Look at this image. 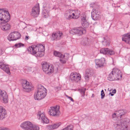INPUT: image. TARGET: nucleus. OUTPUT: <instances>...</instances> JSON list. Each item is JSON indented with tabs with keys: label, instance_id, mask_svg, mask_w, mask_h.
I'll return each instance as SVG.
<instances>
[{
	"label": "nucleus",
	"instance_id": "aec40b11",
	"mask_svg": "<svg viewBox=\"0 0 130 130\" xmlns=\"http://www.w3.org/2000/svg\"><path fill=\"white\" fill-rule=\"evenodd\" d=\"M51 7V5L48 4L44 7V9L42 13L45 18L49 16L50 9V8Z\"/></svg>",
	"mask_w": 130,
	"mask_h": 130
},
{
	"label": "nucleus",
	"instance_id": "cd10ccee",
	"mask_svg": "<svg viewBox=\"0 0 130 130\" xmlns=\"http://www.w3.org/2000/svg\"><path fill=\"white\" fill-rule=\"evenodd\" d=\"M103 40H102L103 44L104 45L108 46L110 45L109 39L107 37L102 38Z\"/></svg>",
	"mask_w": 130,
	"mask_h": 130
},
{
	"label": "nucleus",
	"instance_id": "8fccbe9b",
	"mask_svg": "<svg viewBox=\"0 0 130 130\" xmlns=\"http://www.w3.org/2000/svg\"><path fill=\"white\" fill-rule=\"evenodd\" d=\"M116 92V91L115 90H113L112 92V93H113L114 94V93H115Z\"/></svg>",
	"mask_w": 130,
	"mask_h": 130
},
{
	"label": "nucleus",
	"instance_id": "bb28decb",
	"mask_svg": "<svg viewBox=\"0 0 130 130\" xmlns=\"http://www.w3.org/2000/svg\"><path fill=\"white\" fill-rule=\"evenodd\" d=\"M91 43L90 40L88 38H86L83 39L81 42L82 45L86 46L89 45Z\"/></svg>",
	"mask_w": 130,
	"mask_h": 130
},
{
	"label": "nucleus",
	"instance_id": "a19ab883",
	"mask_svg": "<svg viewBox=\"0 0 130 130\" xmlns=\"http://www.w3.org/2000/svg\"><path fill=\"white\" fill-rule=\"evenodd\" d=\"M90 76H89L85 74V78L86 81H88L89 80V77Z\"/></svg>",
	"mask_w": 130,
	"mask_h": 130
},
{
	"label": "nucleus",
	"instance_id": "7ed1b4c3",
	"mask_svg": "<svg viewBox=\"0 0 130 130\" xmlns=\"http://www.w3.org/2000/svg\"><path fill=\"white\" fill-rule=\"evenodd\" d=\"M47 91L43 86L39 85L37 91L34 95L35 100H40L44 98L46 96Z\"/></svg>",
	"mask_w": 130,
	"mask_h": 130
},
{
	"label": "nucleus",
	"instance_id": "603ef678",
	"mask_svg": "<svg viewBox=\"0 0 130 130\" xmlns=\"http://www.w3.org/2000/svg\"><path fill=\"white\" fill-rule=\"evenodd\" d=\"M129 60L130 61V57L129 58Z\"/></svg>",
	"mask_w": 130,
	"mask_h": 130
},
{
	"label": "nucleus",
	"instance_id": "a18cd8bd",
	"mask_svg": "<svg viewBox=\"0 0 130 130\" xmlns=\"http://www.w3.org/2000/svg\"><path fill=\"white\" fill-rule=\"evenodd\" d=\"M66 96L72 102H73L74 101V100L71 97L67 95H66Z\"/></svg>",
	"mask_w": 130,
	"mask_h": 130
},
{
	"label": "nucleus",
	"instance_id": "6e6552de",
	"mask_svg": "<svg viewBox=\"0 0 130 130\" xmlns=\"http://www.w3.org/2000/svg\"><path fill=\"white\" fill-rule=\"evenodd\" d=\"M54 54L55 56L60 58L59 61L62 63H66L69 58V54H66L63 55L60 53L55 51Z\"/></svg>",
	"mask_w": 130,
	"mask_h": 130
},
{
	"label": "nucleus",
	"instance_id": "2f4dec72",
	"mask_svg": "<svg viewBox=\"0 0 130 130\" xmlns=\"http://www.w3.org/2000/svg\"><path fill=\"white\" fill-rule=\"evenodd\" d=\"M61 130H73V126L71 124L69 125L67 127Z\"/></svg>",
	"mask_w": 130,
	"mask_h": 130
},
{
	"label": "nucleus",
	"instance_id": "4468645a",
	"mask_svg": "<svg viewBox=\"0 0 130 130\" xmlns=\"http://www.w3.org/2000/svg\"><path fill=\"white\" fill-rule=\"evenodd\" d=\"M70 78L72 80L78 82L81 79V76L79 74L75 72L71 73L70 75Z\"/></svg>",
	"mask_w": 130,
	"mask_h": 130
},
{
	"label": "nucleus",
	"instance_id": "dca6fc26",
	"mask_svg": "<svg viewBox=\"0 0 130 130\" xmlns=\"http://www.w3.org/2000/svg\"><path fill=\"white\" fill-rule=\"evenodd\" d=\"M73 10H68L66 11L64 14V16L67 19L70 20L72 19H74V14Z\"/></svg>",
	"mask_w": 130,
	"mask_h": 130
},
{
	"label": "nucleus",
	"instance_id": "09e8293b",
	"mask_svg": "<svg viewBox=\"0 0 130 130\" xmlns=\"http://www.w3.org/2000/svg\"><path fill=\"white\" fill-rule=\"evenodd\" d=\"M29 39V36H25V39L26 40H28Z\"/></svg>",
	"mask_w": 130,
	"mask_h": 130
},
{
	"label": "nucleus",
	"instance_id": "473e14b6",
	"mask_svg": "<svg viewBox=\"0 0 130 130\" xmlns=\"http://www.w3.org/2000/svg\"><path fill=\"white\" fill-rule=\"evenodd\" d=\"M86 89L83 88L79 90V92H80L82 96H84L85 95V93Z\"/></svg>",
	"mask_w": 130,
	"mask_h": 130
},
{
	"label": "nucleus",
	"instance_id": "9d476101",
	"mask_svg": "<svg viewBox=\"0 0 130 130\" xmlns=\"http://www.w3.org/2000/svg\"><path fill=\"white\" fill-rule=\"evenodd\" d=\"M21 36V35L19 32L14 31L9 34L8 37V39L10 41L15 40L20 38Z\"/></svg>",
	"mask_w": 130,
	"mask_h": 130
},
{
	"label": "nucleus",
	"instance_id": "3c124183",
	"mask_svg": "<svg viewBox=\"0 0 130 130\" xmlns=\"http://www.w3.org/2000/svg\"><path fill=\"white\" fill-rule=\"evenodd\" d=\"M109 94H110L111 96H113L114 95L113 93H110Z\"/></svg>",
	"mask_w": 130,
	"mask_h": 130
},
{
	"label": "nucleus",
	"instance_id": "f704fd0d",
	"mask_svg": "<svg viewBox=\"0 0 130 130\" xmlns=\"http://www.w3.org/2000/svg\"><path fill=\"white\" fill-rule=\"evenodd\" d=\"M14 46L18 48L24 46V44L21 43H19L15 44Z\"/></svg>",
	"mask_w": 130,
	"mask_h": 130
},
{
	"label": "nucleus",
	"instance_id": "39448f33",
	"mask_svg": "<svg viewBox=\"0 0 130 130\" xmlns=\"http://www.w3.org/2000/svg\"><path fill=\"white\" fill-rule=\"evenodd\" d=\"M10 15L8 11L4 9H0V23L7 22L10 20Z\"/></svg>",
	"mask_w": 130,
	"mask_h": 130
},
{
	"label": "nucleus",
	"instance_id": "de8ad7c7",
	"mask_svg": "<svg viewBox=\"0 0 130 130\" xmlns=\"http://www.w3.org/2000/svg\"><path fill=\"white\" fill-rule=\"evenodd\" d=\"M116 116H117V115H116V112H115V113H113V114L112 115V117H115Z\"/></svg>",
	"mask_w": 130,
	"mask_h": 130
},
{
	"label": "nucleus",
	"instance_id": "c85d7f7f",
	"mask_svg": "<svg viewBox=\"0 0 130 130\" xmlns=\"http://www.w3.org/2000/svg\"><path fill=\"white\" fill-rule=\"evenodd\" d=\"M37 117L39 120H42L45 116L44 113H42L40 111L38 112Z\"/></svg>",
	"mask_w": 130,
	"mask_h": 130
},
{
	"label": "nucleus",
	"instance_id": "5701e85b",
	"mask_svg": "<svg viewBox=\"0 0 130 130\" xmlns=\"http://www.w3.org/2000/svg\"><path fill=\"white\" fill-rule=\"evenodd\" d=\"M7 112L6 110L2 107L0 106V120L4 119L6 117Z\"/></svg>",
	"mask_w": 130,
	"mask_h": 130
},
{
	"label": "nucleus",
	"instance_id": "412c9836",
	"mask_svg": "<svg viewBox=\"0 0 130 130\" xmlns=\"http://www.w3.org/2000/svg\"><path fill=\"white\" fill-rule=\"evenodd\" d=\"M122 40L127 43L130 44V34H125L122 36Z\"/></svg>",
	"mask_w": 130,
	"mask_h": 130
},
{
	"label": "nucleus",
	"instance_id": "e433bc0d",
	"mask_svg": "<svg viewBox=\"0 0 130 130\" xmlns=\"http://www.w3.org/2000/svg\"><path fill=\"white\" fill-rule=\"evenodd\" d=\"M77 11H74V18L75 19H77L78 17L80 15V13L79 12H78V13H77Z\"/></svg>",
	"mask_w": 130,
	"mask_h": 130
},
{
	"label": "nucleus",
	"instance_id": "b1692460",
	"mask_svg": "<svg viewBox=\"0 0 130 130\" xmlns=\"http://www.w3.org/2000/svg\"><path fill=\"white\" fill-rule=\"evenodd\" d=\"M62 34L60 32H57L55 33H53L52 35V39L53 40H55L59 39L61 36Z\"/></svg>",
	"mask_w": 130,
	"mask_h": 130
},
{
	"label": "nucleus",
	"instance_id": "79ce46f5",
	"mask_svg": "<svg viewBox=\"0 0 130 130\" xmlns=\"http://www.w3.org/2000/svg\"><path fill=\"white\" fill-rule=\"evenodd\" d=\"M0 130H10L9 128L4 127H0Z\"/></svg>",
	"mask_w": 130,
	"mask_h": 130
},
{
	"label": "nucleus",
	"instance_id": "c03bdc74",
	"mask_svg": "<svg viewBox=\"0 0 130 130\" xmlns=\"http://www.w3.org/2000/svg\"><path fill=\"white\" fill-rule=\"evenodd\" d=\"M55 89L56 91H58L61 90V87L60 86H58L55 87Z\"/></svg>",
	"mask_w": 130,
	"mask_h": 130
},
{
	"label": "nucleus",
	"instance_id": "423d86ee",
	"mask_svg": "<svg viewBox=\"0 0 130 130\" xmlns=\"http://www.w3.org/2000/svg\"><path fill=\"white\" fill-rule=\"evenodd\" d=\"M42 69L46 74L50 75L54 71V67L49 63H45L42 64Z\"/></svg>",
	"mask_w": 130,
	"mask_h": 130
},
{
	"label": "nucleus",
	"instance_id": "f03ea898",
	"mask_svg": "<svg viewBox=\"0 0 130 130\" xmlns=\"http://www.w3.org/2000/svg\"><path fill=\"white\" fill-rule=\"evenodd\" d=\"M114 126L116 130H127L130 126V121L127 118L121 120L116 122Z\"/></svg>",
	"mask_w": 130,
	"mask_h": 130
},
{
	"label": "nucleus",
	"instance_id": "0eeeda50",
	"mask_svg": "<svg viewBox=\"0 0 130 130\" xmlns=\"http://www.w3.org/2000/svg\"><path fill=\"white\" fill-rule=\"evenodd\" d=\"M60 108V106L58 105L51 107L49 111V114L53 116L58 117L61 114Z\"/></svg>",
	"mask_w": 130,
	"mask_h": 130
},
{
	"label": "nucleus",
	"instance_id": "49530a36",
	"mask_svg": "<svg viewBox=\"0 0 130 130\" xmlns=\"http://www.w3.org/2000/svg\"><path fill=\"white\" fill-rule=\"evenodd\" d=\"M116 115L117 116V117H119V116H120V113L119 112V110L118 111H116Z\"/></svg>",
	"mask_w": 130,
	"mask_h": 130
},
{
	"label": "nucleus",
	"instance_id": "7c9ffc66",
	"mask_svg": "<svg viewBox=\"0 0 130 130\" xmlns=\"http://www.w3.org/2000/svg\"><path fill=\"white\" fill-rule=\"evenodd\" d=\"M108 48H102L100 50V53L104 54L107 55Z\"/></svg>",
	"mask_w": 130,
	"mask_h": 130
},
{
	"label": "nucleus",
	"instance_id": "9b49d317",
	"mask_svg": "<svg viewBox=\"0 0 130 130\" xmlns=\"http://www.w3.org/2000/svg\"><path fill=\"white\" fill-rule=\"evenodd\" d=\"M40 7L39 4H36L32 9L31 15L35 17H37L39 14Z\"/></svg>",
	"mask_w": 130,
	"mask_h": 130
},
{
	"label": "nucleus",
	"instance_id": "393cba45",
	"mask_svg": "<svg viewBox=\"0 0 130 130\" xmlns=\"http://www.w3.org/2000/svg\"><path fill=\"white\" fill-rule=\"evenodd\" d=\"M87 20L85 15H84L82 18V25L84 27H87L89 26V24Z\"/></svg>",
	"mask_w": 130,
	"mask_h": 130
},
{
	"label": "nucleus",
	"instance_id": "f257e3e1",
	"mask_svg": "<svg viewBox=\"0 0 130 130\" xmlns=\"http://www.w3.org/2000/svg\"><path fill=\"white\" fill-rule=\"evenodd\" d=\"M28 50L29 51L31 52V53L36 56L41 57L44 55V46L40 44L37 46L32 45L29 47Z\"/></svg>",
	"mask_w": 130,
	"mask_h": 130
},
{
	"label": "nucleus",
	"instance_id": "72a5a7b5",
	"mask_svg": "<svg viewBox=\"0 0 130 130\" xmlns=\"http://www.w3.org/2000/svg\"><path fill=\"white\" fill-rule=\"evenodd\" d=\"M40 129L39 127L37 125H34L32 124L31 130H39Z\"/></svg>",
	"mask_w": 130,
	"mask_h": 130
},
{
	"label": "nucleus",
	"instance_id": "c756f323",
	"mask_svg": "<svg viewBox=\"0 0 130 130\" xmlns=\"http://www.w3.org/2000/svg\"><path fill=\"white\" fill-rule=\"evenodd\" d=\"M115 53V52L112 50L108 48L107 55H114Z\"/></svg>",
	"mask_w": 130,
	"mask_h": 130
},
{
	"label": "nucleus",
	"instance_id": "f3484780",
	"mask_svg": "<svg viewBox=\"0 0 130 130\" xmlns=\"http://www.w3.org/2000/svg\"><path fill=\"white\" fill-rule=\"evenodd\" d=\"M91 17L94 20H97L100 19V15L99 12L95 9H93L91 12Z\"/></svg>",
	"mask_w": 130,
	"mask_h": 130
},
{
	"label": "nucleus",
	"instance_id": "c9c22d12",
	"mask_svg": "<svg viewBox=\"0 0 130 130\" xmlns=\"http://www.w3.org/2000/svg\"><path fill=\"white\" fill-rule=\"evenodd\" d=\"M92 71L91 70L87 69L86 71L85 74L89 76H91L92 74Z\"/></svg>",
	"mask_w": 130,
	"mask_h": 130
},
{
	"label": "nucleus",
	"instance_id": "ea45409f",
	"mask_svg": "<svg viewBox=\"0 0 130 130\" xmlns=\"http://www.w3.org/2000/svg\"><path fill=\"white\" fill-rule=\"evenodd\" d=\"M119 112L120 113V118H121V116L123 115L124 114L125 112L123 110H119Z\"/></svg>",
	"mask_w": 130,
	"mask_h": 130
},
{
	"label": "nucleus",
	"instance_id": "58836bf2",
	"mask_svg": "<svg viewBox=\"0 0 130 130\" xmlns=\"http://www.w3.org/2000/svg\"><path fill=\"white\" fill-rule=\"evenodd\" d=\"M105 94L103 90H102L101 92V99H103L105 97Z\"/></svg>",
	"mask_w": 130,
	"mask_h": 130
},
{
	"label": "nucleus",
	"instance_id": "4be33fe9",
	"mask_svg": "<svg viewBox=\"0 0 130 130\" xmlns=\"http://www.w3.org/2000/svg\"><path fill=\"white\" fill-rule=\"evenodd\" d=\"M105 62V59L104 58H102L100 59H96L95 60L96 64L99 67L103 66Z\"/></svg>",
	"mask_w": 130,
	"mask_h": 130
},
{
	"label": "nucleus",
	"instance_id": "20e7f679",
	"mask_svg": "<svg viewBox=\"0 0 130 130\" xmlns=\"http://www.w3.org/2000/svg\"><path fill=\"white\" fill-rule=\"evenodd\" d=\"M122 74L119 70L115 68L109 75L108 79L110 81L120 80L122 79Z\"/></svg>",
	"mask_w": 130,
	"mask_h": 130
},
{
	"label": "nucleus",
	"instance_id": "a211bd4d",
	"mask_svg": "<svg viewBox=\"0 0 130 130\" xmlns=\"http://www.w3.org/2000/svg\"><path fill=\"white\" fill-rule=\"evenodd\" d=\"M0 68L8 75H10L11 74L10 70L8 65L2 62H0Z\"/></svg>",
	"mask_w": 130,
	"mask_h": 130
},
{
	"label": "nucleus",
	"instance_id": "37998d69",
	"mask_svg": "<svg viewBox=\"0 0 130 130\" xmlns=\"http://www.w3.org/2000/svg\"><path fill=\"white\" fill-rule=\"evenodd\" d=\"M4 49L2 48H0V55H1L4 53Z\"/></svg>",
	"mask_w": 130,
	"mask_h": 130
},
{
	"label": "nucleus",
	"instance_id": "4c0bfd02",
	"mask_svg": "<svg viewBox=\"0 0 130 130\" xmlns=\"http://www.w3.org/2000/svg\"><path fill=\"white\" fill-rule=\"evenodd\" d=\"M42 121L45 123H47L49 122L48 119L47 118L45 117L42 120Z\"/></svg>",
	"mask_w": 130,
	"mask_h": 130
},
{
	"label": "nucleus",
	"instance_id": "2eb2a0df",
	"mask_svg": "<svg viewBox=\"0 0 130 130\" xmlns=\"http://www.w3.org/2000/svg\"><path fill=\"white\" fill-rule=\"evenodd\" d=\"M0 99L3 100L4 103H6L8 102V95L5 91L0 90Z\"/></svg>",
	"mask_w": 130,
	"mask_h": 130
},
{
	"label": "nucleus",
	"instance_id": "a878e982",
	"mask_svg": "<svg viewBox=\"0 0 130 130\" xmlns=\"http://www.w3.org/2000/svg\"><path fill=\"white\" fill-rule=\"evenodd\" d=\"M60 125V123H57L51 125H47L46 126V128L49 130L54 129L57 128Z\"/></svg>",
	"mask_w": 130,
	"mask_h": 130
},
{
	"label": "nucleus",
	"instance_id": "ddd939ff",
	"mask_svg": "<svg viewBox=\"0 0 130 130\" xmlns=\"http://www.w3.org/2000/svg\"><path fill=\"white\" fill-rule=\"evenodd\" d=\"M32 123L29 121H25L22 122L20 125V127L25 130H31L32 126Z\"/></svg>",
	"mask_w": 130,
	"mask_h": 130
},
{
	"label": "nucleus",
	"instance_id": "f8f14e48",
	"mask_svg": "<svg viewBox=\"0 0 130 130\" xmlns=\"http://www.w3.org/2000/svg\"><path fill=\"white\" fill-rule=\"evenodd\" d=\"M22 87L23 90L26 92H30L31 90V87L30 83L26 80H23Z\"/></svg>",
	"mask_w": 130,
	"mask_h": 130
},
{
	"label": "nucleus",
	"instance_id": "6ab92c4d",
	"mask_svg": "<svg viewBox=\"0 0 130 130\" xmlns=\"http://www.w3.org/2000/svg\"><path fill=\"white\" fill-rule=\"evenodd\" d=\"M1 28L2 30L6 31L9 30L10 28V25L7 22H2L1 23Z\"/></svg>",
	"mask_w": 130,
	"mask_h": 130
},
{
	"label": "nucleus",
	"instance_id": "1a4fd4ad",
	"mask_svg": "<svg viewBox=\"0 0 130 130\" xmlns=\"http://www.w3.org/2000/svg\"><path fill=\"white\" fill-rule=\"evenodd\" d=\"M86 32L85 29L81 27L75 28L70 31V33L71 34H77L79 36L85 33Z\"/></svg>",
	"mask_w": 130,
	"mask_h": 130
}]
</instances>
